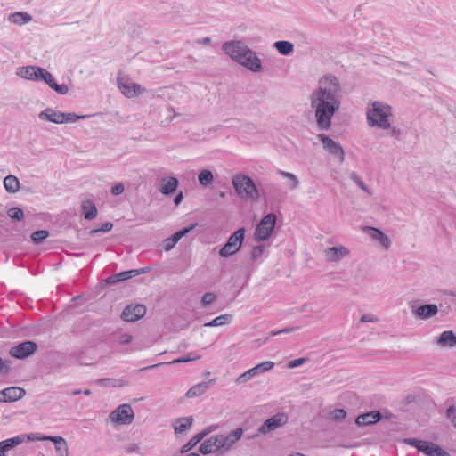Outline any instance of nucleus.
I'll use <instances>...</instances> for the list:
<instances>
[{"label": "nucleus", "mask_w": 456, "mask_h": 456, "mask_svg": "<svg viewBox=\"0 0 456 456\" xmlns=\"http://www.w3.org/2000/svg\"><path fill=\"white\" fill-rule=\"evenodd\" d=\"M363 230L370 238L377 240L384 248L388 249L390 248L391 240L381 230L372 226H365Z\"/></svg>", "instance_id": "a211bd4d"}, {"label": "nucleus", "mask_w": 456, "mask_h": 456, "mask_svg": "<svg viewBox=\"0 0 456 456\" xmlns=\"http://www.w3.org/2000/svg\"><path fill=\"white\" fill-rule=\"evenodd\" d=\"M273 47L280 54L284 56L290 55L294 51V44L287 40L276 41Z\"/></svg>", "instance_id": "7c9ffc66"}, {"label": "nucleus", "mask_w": 456, "mask_h": 456, "mask_svg": "<svg viewBox=\"0 0 456 456\" xmlns=\"http://www.w3.org/2000/svg\"><path fill=\"white\" fill-rule=\"evenodd\" d=\"M317 138L322 142L323 148L332 156L338 158L339 162L345 160V151L342 146L324 134H319Z\"/></svg>", "instance_id": "9d476101"}, {"label": "nucleus", "mask_w": 456, "mask_h": 456, "mask_svg": "<svg viewBox=\"0 0 456 456\" xmlns=\"http://www.w3.org/2000/svg\"><path fill=\"white\" fill-rule=\"evenodd\" d=\"M454 412H455V409L453 406H452V407L448 408L446 413H447L448 418H452V422L453 423L454 427H456V415L453 416Z\"/></svg>", "instance_id": "680f3d73"}, {"label": "nucleus", "mask_w": 456, "mask_h": 456, "mask_svg": "<svg viewBox=\"0 0 456 456\" xmlns=\"http://www.w3.org/2000/svg\"><path fill=\"white\" fill-rule=\"evenodd\" d=\"M183 192L180 191L174 199V203L177 206L181 203V201L183 200Z\"/></svg>", "instance_id": "0e129e2a"}, {"label": "nucleus", "mask_w": 456, "mask_h": 456, "mask_svg": "<svg viewBox=\"0 0 456 456\" xmlns=\"http://www.w3.org/2000/svg\"><path fill=\"white\" fill-rule=\"evenodd\" d=\"M163 183L159 187V191L163 195H170L175 191L178 187L179 182L176 177L170 176L167 179H163Z\"/></svg>", "instance_id": "c85d7f7f"}, {"label": "nucleus", "mask_w": 456, "mask_h": 456, "mask_svg": "<svg viewBox=\"0 0 456 456\" xmlns=\"http://www.w3.org/2000/svg\"><path fill=\"white\" fill-rule=\"evenodd\" d=\"M42 69L38 66H24L20 67L17 69L16 75L20 77L28 79V80H33V81H38V78L40 75L42 74Z\"/></svg>", "instance_id": "6ab92c4d"}, {"label": "nucleus", "mask_w": 456, "mask_h": 456, "mask_svg": "<svg viewBox=\"0 0 456 456\" xmlns=\"http://www.w3.org/2000/svg\"><path fill=\"white\" fill-rule=\"evenodd\" d=\"M216 382L215 379H212L208 381L200 382L193 387H191L185 394V396L188 398H193L206 393L211 386Z\"/></svg>", "instance_id": "412c9836"}, {"label": "nucleus", "mask_w": 456, "mask_h": 456, "mask_svg": "<svg viewBox=\"0 0 456 456\" xmlns=\"http://www.w3.org/2000/svg\"><path fill=\"white\" fill-rule=\"evenodd\" d=\"M360 188H361L362 190H363L364 191H366L368 194H370V195H371V194H372L371 191L369 189V187H368V186H366V185H365V183H362V185H361V186H360Z\"/></svg>", "instance_id": "774afa93"}, {"label": "nucleus", "mask_w": 456, "mask_h": 456, "mask_svg": "<svg viewBox=\"0 0 456 456\" xmlns=\"http://www.w3.org/2000/svg\"><path fill=\"white\" fill-rule=\"evenodd\" d=\"M32 17L26 12H15L10 16V20L14 23L18 24L20 26L27 24L31 20Z\"/></svg>", "instance_id": "c9c22d12"}, {"label": "nucleus", "mask_w": 456, "mask_h": 456, "mask_svg": "<svg viewBox=\"0 0 456 456\" xmlns=\"http://www.w3.org/2000/svg\"><path fill=\"white\" fill-rule=\"evenodd\" d=\"M280 174L281 176L289 178V180L291 181V185H290L291 190H295L298 187L299 181L294 174L285 172V171H280Z\"/></svg>", "instance_id": "de8ad7c7"}, {"label": "nucleus", "mask_w": 456, "mask_h": 456, "mask_svg": "<svg viewBox=\"0 0 456 456\" xmlns=\"http://www.w3.org/2000/svg\"><path fill=\"white\" fill-rule=\"evenodd\" d=\"M346 417V412L344 409H336L330 412V419L334 421H342Z\"/></svg>", "instance_id": "3c124183"}, {"label": "nucleus", "mask_w": 456, "mask_h": 456, "mask_svg": "<svg viewBox=\"0 0 456 456\" xmlns=\"http://www.w3.org/2000/svg\"><path fill=\"white\" fill-rule=\"evenodd\" d=\"M133 339V337L129 333H122L118 337V343L120 345H127L129 344Z\"/></svg>", "instance_id": "6e6d98bb"}, {"label": "nucleus", "mask_w": 456, "mask_h": 456, "mask_svg": "<svg viewBox=\"0 0 456 456\" xmlns=\"http://www.w3.org/2000/svg\"><path fill=\"white\" fill-rule=\"evenodd\" d=\"M232 320V315L230 314H223L220 316L216 317L214 320H212L209 322H206L204 324L205 327H217L224 325Z\"/></svg>", "instance_id": "58836bf2"}, {"label": "nucleus", "mask_w": 456, "mask_h": 456, "mask_svg": "<svg viewBox=\"0 0 456 456\" xmlns=\"http://www.w3.org/2000/svg\"><path fill=\"white\" fill-rule=\"evenodd\" d=\"M311 105L315 109L316 125L319 131H327L331 119L341 104V86L338 78L332 74L322 76L318 87L312 93Z\"/></svg>", "instance_id": "f257e3e1"}, {"label": "nucleus", "mask_w": 456, "mask_h": 456, "mask_svg": "<svg viewBox=\"0 0 456 456\" xmlns=\"http://www.w3.org/2000/svg\"><path fill=\"white\" fill-rule=\"evenodd\" d=\"M274 365L275 364L273 362L266 361V362L257 364L256 366L251 368L250 370H251V372L253 373V375L256 377V376H258L264 372H266V371L272 370L274 367Z\"/></svg>", "instance_id": "e433bc0d"}, {"label": "nucleus", "mask_w": 456, "mask_h": 456, "mask_svg": "<svg viewBox=\"0 0 456 456\" xmlns=\"http://www.w3.org/2000/svg\"><path fill=\"white\" fill-rule=\"evenodd\" d=\"M118 84L121 93L128 98L138 96L145 90V88L142 87L139 84L124 83L120 78L118 79Z\"/></svg>", "instance_id": "aec40b11"}, {"label": "nucleus", "mask_w": 456, "mask_h": 456, "mask_svg": "<svg viewBox=\"0 0 456 456\" xmlns=\"http://www.w3.org/2000/svg\"><path fill=\"white\" fill-rule=\"evenodd\" d=\"M239 64L255 73L260 72L263 69L260 58H258L256 53L251 49L244 55Z\"/></svg>", "instance_id": "dca6fc26"}, {"label": "nucleus", "mask_w": 456, "mask_h": 456, "mask_svg": "<svg viewBox=\"0 0 456 456\" xmlns=\"http://www.w3.org/2000/svg\"><path fill=\"white\" fill-rule=\"evenodd\" d=\"M437 312L438 308L434 304L422 305L420 306L412 305V313L418 319L427 320L436 315Z\"/></svg>", "instance_id": "f3484780"}, {"label": "nucleus", "mask_w": 456, "mask_h": 456, "mask_svg": "<svg viewBox=\"0 0 456 456\" xmlns=\"http://www.w3.org/2000/svg\"><path fill=\"white\" fill-rule=\"evenodd\" d=\"M276 221L277 216L274 213H268L264 216L255 229L254 240L256 241L267 240L275 228Z\"/></svg>", "instance_id": "39448f33"}, {"label": "nucleus", "mask_w": 456, "mask_h": 456, "mask_svg": "<svg viewBox=\"0 0 456 456\" xmlns=\"http://www.w3.org/2000/svg\"><path fill=\"white\" fill-rule=\"evenodd\" d=\"M113 227V224L111 222L103 223L100 228L92 229L89 232L90 235H95L99 232H110Z\"/></svg>", "instance_id": "09e8293b"}, {"label": "nucleus", "mask_w": 456, "mask_h": 456, "mask_svg": "<svg viewBox=\"0 0 456 456\" xmlns=\"http://www.w3.org/2000/svg\"><path fill=\"white\" fill-rule=\"evenodd\" d=\"M147 272V268L141 269H131L127 271H123L118 273L110 275L104 281V285H113L117 282L124 281L129 279H132L141 273H144ZM98 285H103L102 282H100Z\"/></svg>", "instance_id": "f8f14e48"}, {"label": "nucleus", "mask_w": 456, "mask_h": 456, "mask_svg": "<svg viewBox=\"0 0 456 456\" xmlns=\"http://www.w3.org/2000/svg\"><path fill=\"white\" fill-rule=\"evenodd\" d=\"M436 343L441 347H454L456 346V334L452 330H444L439 335Z\"/></svg>", "instance_id": "393cba45"}, {"label": "nucleus", "mask_w": 456, "mask_h": 456, "mask_svg": "<svg viewBox=\"0 0 456 456\" xmlns=\"http://www.w3.org/2000/svg\"><path fill=\"white\" fill-rule=\"evenodd\" d=\"M200 358V355L195 353H190L188 356L180 357L177 359L173 360L168 364H175V363H182V362H189L194 360H197Z\"/></svg>", "instance_id": "8fccbe9b"}, {"label": "nucleus", "mask_w": 456, "mask_h": 456, "mask_svg": "<svg viewBox=\"0 0 456 456\" xmlns=\"http://www.w3.org/2000/svg\"><path fill=\"white\" fill-rule=\"evenodd\" d=\"M298 329H299V327H297V326H292V327H288V328L280 330V332H281V334H287V333H290L295 330H297Z\"/></svg>", "instance_id": "e2e57ef3"}, {"label": "nucleus", "mask_w": 456, "mask_h": 456, "mask_svg": "<svg viewBox=\"0 0 456 456\" xmlns=\"http://www.w3.org/2000/svg\"><path fill=\"white\" fill-rule=\"evenodd\" d=\"M444 295L448 296L451 298V302L456 303V290L454 289H444L443 291Z\"/></svg>", "instance_id": "13d9d810"}, {"label": "nucleus", "mask_w": 456, "mask_h": 456, "mask_svg": "<svg viewBox=\"0 0 456 456\" xmlns=\"http://www.w3.org/2000/svg\"><path fill=\"white\" fill-rule=\"evenodd\" d=\"M40 119H46L55 124H62L63 112L57 111L52 108H46L38 115Z\"/></svg>", "instance_id": "a878e982"}, {"label": "nucleus", "mask_w": 456, "mask_h": 456, "mask_svg": "<svg viewBox=\"0 0 456 456\" xmlns=\"http://www.w3.org/2000/svg\"><path fill=\"white\" fill-rule=\"evenodd\" d=\"M63 115H64V117L61 118L62 124L73 123L79 119H84L86 118V116H85V115H77L76 113H73V112H69V113L63 112Z\"/></svg>", "instance_id": "37998d69"}, {"label": "nucleus", "mask_w": 456, "mask_h": 456, "mask_svg": "<svg viewBox=\"0 0 456 456\" xmlns=\"http://www.w3.org/2000/svg\"><path fill=\"white\" fill-rule=\"evenodd\" d=\"M255 376L253 375V373L251 372V370H246L244 373H242L241 375H240L235 382L237 384H244L246 382H248V380H250L251 379H253Z\"/></svg>", "instance_id": "603ef678"}, {"label": "nucleus", "mask_w": 456, "mask_h": 456, "mask_svg": "<svg viewBox=\"0 0 456 456\" xmlns=\"http://www.w3.org/2000/svg\"><path fill=\"white\" fill-rule=\"evenodd\" d=\"M378 319L372 315V314H363L362 317H361V322H377Z\"/></svg>", "instance_id": "bf43d9fd"}, {"label": "nucleus", "mask_w": 456, "mask_h": 456, "mask_svg": "<svg viewBox=\"0 0 456 456\" xmlns=\"http://www.w3.org/2000/svg\"><path fill=\"white\" fill-rule=\"evenodd\" d=\"M197 223L191 224L189 226L183 227L180 229L170 237L165 239L163 240V248L166 251H169L176 245V243L185 235H187L190 232H191L196 226Z\"/></svg>", "instance_id": "ddd939ff"}, {"label": "nucleus", "mask_w": 456, "mask_h": 456, "mask_svg": "<svg viewBox=\"0 0 456 456\" xmlns=\"http://www.w3.org/2000/svg\"><path fill=\"white\" fill-rule=\"evenodd\" d=\"M199 182L203 186H208L214 180L213 173L208 169L200 171L198 175Z\"/></svg>", "instance_id": "ea45409f"}, {"label": "nucleus", "mask_w": 456, "mask_h": 456, "mask_svg": "<svg viewBox=\"0 0 456 456\" xmlns=\"http://www.w3.org/2000/svg\"><path fill=\"white\" fill-rule=\"evenodd\" d=\"M307 361H308V359L305 357L291 360L288 362V368L294 369V368L299 367V366L305 364Z\"/></svg>", "instance_id": "5fc2aeb1"}, {"label": "nucleus", "mask_w": 456, "mask_h": 456, "mask_svg": "<svg viewBox=\"0 0 456 456\" xmlns=\"http://www.w3.org/2000/svg\"><path fill=\"white\" fill-rule=\"evenodd\" d=\"M25 390L18 387H10L3 390L4 402H15L25 395Z\"/></svg>", "instance_id": "b1692460"}, {"label": "nucleus", "mask_w": 456, "mask_h": 456, "mask_svg": "<svg viewBox=\"0 0 456 456\" xmlns=\"http://www.w3.org/2000/svg\"><path fill=\"white\" fill-rule=\"evenodd\" d=\"M42 74L40 75L38 81H44L45 82L53 91L60 94H66L69 92V87L66 84H58L48 70L45 69H42Z\"/></svg>", "instance_id": "2eb2a0df"}, {"label": "nucleus", "mask_w": 456, "mask_h": 456, "mask_svg": "<svg viewBox=\"0 0 456 456\" xmlns=\"http://www.w3.org/2000/svg\"><path fill=\"white\" fill-rule=\"evenodd\" d=\"M246 230L240 227L233 232L228 238L225 244L220 248L219 256L224 258H228L235 255L242 247L245 239Z\"/></svg>", "instance_id": "20e7f679"}, {"label": "nucleus", "mask_w": 456, "mask_h": 456, "mask_svg": "<svg viewBox=\"0 0 456 456\" xmlns=\"http://www.w3.org/2000/svg\"><path fill=\"white\" fill-rule=\"evenodd\" d=\"M264 252H265L264 245L254 246L250 251V259L254 262L260 259L262 257Z\"/></svg>", "instance_id": "79ce46f5"}, {"label": "nucleus", "mask_w": 456, "mask_h": 456, "mask_svg": "<svg viewBox=\"0 0 456 456\" xmlns=\"http://www.w3.org/2000/svg\"><path fill=\"white\" fill-rule=\"evenodd\" d=\"M217 440V435L208 438L200 445V452L202 454H210L216 452H221Z\"/></svg>", "instance_id": "5701e85b"}, {"label": "nucleus", "mask_w": 456, "mask_h": 456, "mask_svg": "<svg viewBox=\"0 0 456 456\" xmlns=\"http://www.w3.org/2000/svg\"><path fill=\"white\" fill-rule=\"evenodd\" d=\"M381 419V414L379 411H370L364 414L359 415L355 422L359 426H367L370 424L376 423Z\"/></svg>", "instance_id": "bb28decb"}, {"label": "nucleus", "mask_w": 456, "mask_h": 456, "mask_svg": "<svg viewBox=\"0 0 456 456\" xmlns=\"http://www.w3.org/2000/svg\"><path fill=\"white\" fill-rule=\"evenodd\" d=\"M49 236L47 230H38L31 234V240L35 244L43 242Z\"/></svg>", "instance_id": "a19ab883"}, {"label": "nucleus", "mask_w": 456, "mask_h": 456, "mask_svg": "<svg viewBox=\"0 0 456 456\" xmlns=\"http://www.w3.org/2000/svg\"><path fill=\"white\" fill-rule=\"evenodd\" d=\"M391 133H392V135L398 137L401 134V130L399 128L394 126L391 128Z\"/></svg>", "instance_id": "69168bd1"}, {"label": "nucleus", "mask_w": 456, "mask_h": 456, "mask_svg": "<svg viewBox=\"0 0 456 456\" xmlns=\"http://www.w3.org/2000/svg\"><path fill=\"white\" fill-rule=\"evenodd\" d=\"M4 186L8 192L15 193L20 189V181L15 175H9L4 179Z\"/></svg>", "instance_id": "72a5a7b5"}, {"label": "nucleus", "mask_w": 456, "mask_h": 456, "mask_svg": "<svg viewBox=\"0 0 456 456\" xmlns=\"http://www.w3.org/2000/svg\"><path fill=\"white\" fill-rule=\"evenodd\" d=\"M289 421V417L284 412H278L267 419L259 428L258 434L265 435L278 428L285 426Z\"/></svg>", "instance_id": "1a4fd4ad"}, {"label": "nucleus", "mask_w": 456, "mask_h": 456, "mask_svg": "<svg viewBox=\"0 0 456 456\" xmlns=\"http://www.w3.org/2000/svg\"><path fill=\"white\" fill-rule=\"evenodd\" d=\"M222 49L237 63H240L244 55L250 51V48L247 45L239 40L224 42L223 44Z\"/></svg>", "instance_id": "423d86ee"}, {"label": "nucleus", "mask_w": 456, "mask_h": 456, "mask_svg": "<svg viewBox=\"0 0 456 456\" xmlns=\"http://www.w3.org/2000/svg\"><path fill=\"white\" fill-rule=\"evenodd\" d=\"M176 423L178 425L175 426V432L176 434H182L191 427V425L193 423V417L189 416V417H184V418H179L176 420Z\"/></svg>", "instance_id": "f704fd0d"}, {"label": "nucleus", "mask_w": 456, "mask_h": 456, "mask_svg": "<svg viewBox=\"0 0 456 456\" xmlns=\"http://www.w3.org/2000/svg\"><path fill=\"white\" fill-rule=\"evenodd\" d=\"M209 434V430H203L202 432L192 436L183 447L181 453H185L192 449L197 444H199L207 435Z\"/></svg>", "instance_id": "473e14b6"}, {"label": "nucleus", "mask_w": 456, "mask_h": 456, "mask_svg": "<svg viewBox=\"0 0 456 456\" xmlns=\"http://www.w3.org/2000/svg\"><path fill=\"white\" fill-rule=\"evenodd\" d=\"M124 191H125V187H124L123 183H118L111 187L110 191L113 195L118 196V195L122 194L124 192Z\"/></svg>", "instance_id": "4d7b16f0"}, {"label": "nucleus", "mask_w": 456, "mask_h": 456, "mask_svg": "<svg viewBox=\"0 0 456 456\" xmlns=\"http://www.w3.org/2000/svg\"><path fill=\"white\" fill-rule=\"evenodd\" d=\"M404 443L415 447L419 452H423L427 456H430L433 449L431 444H435L432 442L419 440L417 438H406L404 439Z\"/></svg>", "instance_id": "4be33fe9"}, {"label": "nucleus", "mask_w": 456, "mask_h": 456, "mask_svg": "<svg viewBox=\"0 0 456 456\" xmlns=\"http://www.w3.org/2000/svg\"><path fill=\"white\" fill-rule=\"evenodd\" d=\"M52 441L54 443L57 456H69V448L66 440L61 436H52Z\"/></svg>", "instance_id": "c756f323"}, {"label": "nucleus", "mask_w": 456, "mask_h": 456, "mask_svg": "<svg viewBox=\"0 0 456 456\" xmlns=\"http://www.w3.org/2000/svg\"><path fill=\"white\" fill-rule=\"evenodd\" d=\"M22 436L25 437V441L26 440H28V441H46V440H50L52 439V436H44L42 435L41 433H29V434H27V435H21Z\"/></svg>", "instance_id": "c03bdc74"}, {"label": "nucleus", "mask_w": 456, "mask_h": 456, "mask_svg": "<svg viewBox=\"0 0 456 456\" xmlns=\"http://www.w3.org/2000/svg\"><path fill=\"white\" fill-rule=\"evenodd\" d=\"M216 300V296L214 293L208 292L206 293L200 300V305L202 307H207L209 305L215 303Z\"/></svg>", "instance_id": "49530a36"}, {"label": "nucleus", "mask_w": 456, "mask_h": 456, "mask_svg": "<svg viewBox=\"0 0 456 456\" xmlns=\"http://www.w3.org/2000/svg\"><path fill=\"white\" fill-rule=\"evenodd\" d=\"M232 185L237 195L244 200L257 201L259 192L251 177L244 174H236L232 177Z\"/></svg>", "instance_id": "f03ea898"}, {"label": "nucleus", "mask_w": 456, "mask_h": 456, "mask_svg": "<svg viewBox=\"0 0 456 456\" xmlns=\"http://www.w3.org/2000/svg\"><path fill=\"white\" fill-rule=\"evenodd\" d=\"M360 188H361L362 190H363L364 191H366L368 194H370V195H371V194H372L371 191L369 189V187H368V186H366V185H365V183H362V185H361V186H360Z\"/></svg>", "instance_id": "338daca9"}, {"label": "nucleus", "mask_w": 456, "mask_h": 456, "mask_svg": "<svg viewBox=\"0 0 456 456\" xmlns=\"http://www.w3.org/2000/svg\"><path fill=\"white\" fill-rule=\"evenodd\" d=\"M392 115L391 107L381 102H372V109L367 111V121L370 126H378L382 129L390 128L388 117Z\"/></svg>", "instance_id": "7ed1b4c3"}, {"label": "nucleus", "mask_w": 456, "mask_h": 456, "mask_svg": "<svg viewBox=\"0 0 456 456\" xmlns=\"http://www.w3.org/2000/svg\"><path fill=\"white\" fill-rule=\"evenodd\" d=\"M134 417L132 407L126 403L119 405L110 414V419L117 425H129L133 422Z\"/></svg>", "instance_id": "6e6552de"}, {"label": "nucleus", "mask_w": 456, "mask_h": 456, "mask_svg": "<svg viewBox=\"0 0 456 456\" xmlns=\"http://www.w3.org/2000/svg\"><path fill=\"white\" fill-rule=\"evenodd\" d=\"M25 441V437L21 435L16 436L3 441L4 452L11 450L16 445L22 444Z\"/></svg>", "instance_id": "4c0bfd02"}, {"label": "nucleus", "mask_w": 456, "mask_h": 456, "mask_svg": "<svg viewBox=\"0 0 456 456\" xmlns=\"http://www.w3.org/2000/svg\"><path fill=\"white\" fill-rule=\"evenodd\" d=\"M8 216L14 220L20 221L24 217L23 210L19 207H12L8 210Z\"/></svg>", "instance_id": "a18cd8bd"}, {"label": "nucleus", "mask_w": 456, "mask_h": 456, "mask_svg": "<svg viewBox=\"0 0 456 456\" xmlns=\"http://www.w3.org/2000/svg\"><path fill=\"white\" fill-rule=\"evenodd\" d=\"M432 452L430 456H451L446 451L437 444H431Z\"/></svg>", "instance_id": "864d4df0"}, {"label": "nucleus", "mask_w": 456, "mask_h": 456, "mask_svg": "<svg viewBox=\"0 0 456 456\" xmlns=\"http://www.w3.org/2000/svg\"><path fill=\"white\" fill-rule=\"evenodd\" d=\"M244 434L242 428H238L227 435L218 434V444L221 449V452H227L234 448L235 444L241 439Z\"/></svg>", "instance_id": "0eeeda50"}, {"label": "nucleus", "mask_w": 456, "mask_h": 456, "mask_svg": "<svg viewBox=\"0 0 456 456\" xmlns=\"http://www.w3.org/2000/svg\"><path fill=\"white\" fill-rule=\"evenodd\" d=\"M350 178L353 180L359 187L362 185L363 181L359 177V175L355 172H351Z\"/></svg>", "instance_id": "052dcab7"}, {"label": "nucleus", "mask_w": 456, "mask_h": 456, "mask_svg": "<svg viewBox=\"0 0 456 456\" xmlns=\"http://www.w3.org/2000/svg\"><path fill=\"white\" fill-rule=\"evenodd\" d=\"M81 208L86 220H93L97 216L98 210L93 200H83L81 204Z\"/></svg>", "instance_id": "cd10ccee"}, {"label": "nucleus", "mask_w": 456, "mask_h": 456, "mask_svg": "<svg viewBox=\"0 0 456 456\" xmlns=\"http://www.w3.org/2000/svg\"><path fill=\"white\" fill-rule=\"evenodd\" d=\"M146 313V307L138 304L135 305H129L125 307L122 312V319L126 322H135L141 319Z\"/></svg>", "instance_id": "4468645a"}, {"label": "nucleus", "mask_w": 456, "mask_h": 456, "mask_svg": "<svg viewBox=\"0 0 456 456\" xmlns=\"http://www.w3.org/2000/svg\"><path fill=\"white\" fill-rule=\"evenodd\" d=\"M37 349V346L33 341H24L10 349V354L17 359H25L33 354Z\"/></svg>", "instance_id": "9b49d317"}, {"label": "nucleus", "mask_w": 456, "mask_h": 456, "mask_svg": "<svg viewBox=\"0 0 456 456\" xmlns=\"http://www.w3.org/2000/svg\"><path fill=\"white\" fill-rule=\"evenodd\" d=\"M349 250L345 247H332L327 251V256L330 260L337 261L348 255Z\"/></svg>", "instance_id": "2f4dec72"}]
</instances>
